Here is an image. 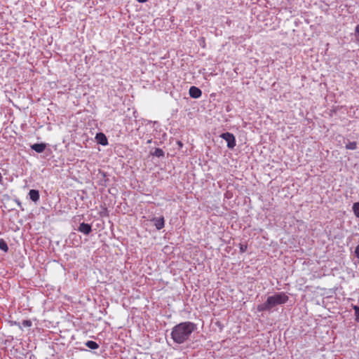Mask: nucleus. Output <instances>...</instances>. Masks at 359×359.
<instances>
[{"instance_id": "nucleus-2", "label": "nucleus", "mask_w": 359, "mask_h": 359, "mask_svg": "<svg viewBox=\"0 0 359 359\" xmlns=\"http://www.w3.org/2000/svg\"><path fill=\"white\" fill-rule=\"evenodd\" d=\"M288 299L289 297L285 292L275 293L273 295L268 297L264 304L258 305L257 309L259 312L269 311L277 305L285 304Z\"/></svg>"}, {"instance_id": "nucleus-10", "label": "nucleus", "mask_w": 359, "mask_h": 359, "mask_svg": "<svg viewBox=\"0 0 359 359\" xmlns=\"http://www.w3.org/2000/svg\"><path fill=\"white\" fill-rule=\"evenodd\" d=\"M29 198L34 201L36 202L39 199V192L36 189H31L29 192Z\"/></svg>"}, {"instance_id": "nucleus-5", "label": "nucleus", "mask_w": 359, "mask_h": 359, "mask_svg": "<svg viewBox=\"0 0 359 359\" xmlns=\"http://www.w3.org/2000/svg\"><path fill=\"white\" fill-rule=\"evenodd\" d=\"M189 94L192 98H199L202 95L201 90L196 86H191L189 90Z\"/></svg>"}, {"instance_id": "nucleus-19", "label": "nucleus", "mask_w": 359, "mask_h": 359, "mask_svg": "<svg viewBox=\"0 0 359 359\" xmlns=\"http://www.w3.org/2000/svg\"><path fill=\"white\" fill-rule=\"evenodd\" d=\"M355 314V320L359 321V307L355 306H354Z\"/></svg>"}, {"instance_id": "nucleus-24", "label": "nucleus", "mask_w": 359, "mask_h": 359, "mask_svg": "<svg viewBox=\"0 0 359 359\" xmlns=\"http://www.w3.org/2000/svg\"><path fill=\"white\" fill-rule=\"evenodd\" d=\"M177 144H178L180 147H182V145H183V144H182L180 141H178V142H177Z\"/></svg>"}, {"instance_id": "nucleus-18", "label": "nucleus", "mask_w": 359, "mask_h": 359, "mask_svg": "<svg viewBox=\"0 0 359 359\" xmlns=\"http://www.w3.org/2000/svg\"><path fill=\"white\" fill-rule=\"evenodd\" d=\"M239 249L241 253L245 252L248 249L247 245L239 244Z\"/></svg>"}, {"instance_id": "nucleus-4", "label": "nucleus", "mask_w": 359, "mask_h": 359, "mask_svg": "<svg viewBox=\"0 0 359 359\" xmlns=\"http://www.w3.org/2000/svg\"><path fill=\"white\" fill-rule=\"evenodd\" d=\"M220 137L224 140L227 143V147L229 149H233L236 144V137L233 134L226 132L220 135Z\"/></svg>"}, {"instance_id": "nucleus-6", "label": "nucleus", "mask_w": 359, "mask_h": 359, "mask_svg": "<svg viewBox=\"0 0 359 359\" xmlns=\"http://www.w3.org/2000/svg\"><path fill=\"white\" fill-rule=\"evenodd\" d=\"M95 140L97 143L106 146L108 144V140L106 135L103 133H98L95 135Z\"/></svg>"}, {"instance_id": "nucleus-15", "label": "nucleus", "mask_w": 359, "mask_h": 359, "mask_svg": "<svg viewBox=\"0 0 359 359\" xmlns=\"http://www.w3.org/2000/svg\"><path fill=\"white\" fill-rule=\"evenodd\" d=\"M353 210L355 216L359 217V203H353Z\"/></svg>"}, {"instance_id": "nucleus-7", "label": "nucleus", "mask_w": 359, "mask_h": 359, "mask_svg": "<svg viewBox=\"0 0 359 359\" xmlns=\"http://www.w3.org/2000/svg\"><path fill=\"white\" fill-rule=\"evenodd\" d=\"M31 148L32 150L40 154L45 151V149L46 148V144L43 143V142L35 143V144L31 145Z\"/></svg>"}, {"instance_id": "nucleus-16", "label": "nucleus", "mask_w": 359, "mask_h": 359, "mask_svg": "<svg viewBox=\"0 0 359 359\" xmlns=\"http://www.w3.org/2000/svg\"><path fill=\"white\" fill-rule=\"evenodd\" d=\"M32 325V323L29 320H25L22 322V325L23 327H31Z\"/></svg>"}, {"instance_id": "nucleus-3", "label": "nucleus", "mask_w": 359, "mask_h": 359, "mask_svg": "<svg viewBox=\"0 0 359 359\" xmlns=\"http://www.w3.org/2000/svg\"><path fill=\"white\" fill-rule=\"evenodd\" d=\"M95 179L97 180L98 185L102 187H107L109 185V178L107 172L99 169L97 173L95 174Z\"/></svg>"}, {"instance_id": "nucleus-21", "label": "nucleus", "mask_w": 359, "mask_h": 359, "mask_svg": "<svg viewBox=\"0 0 359 359\" xmlns=\"http://www.w3.org/2000/svg\"><path fill=\"white\" fill-rule=\"evenodd\" d=\"M3 182H4V178H3L1 173L0 172V184H3Z\"/></svg>"}, {"instance_id": "nucleus-17", "label": "nucleus", "mask_w": 359, "mask_h": 359, "mask_svg": "<svg viewBox=\"0 0 359 359\" xmlns=\"http://www.w3.org/2000/svg\"><path fill=\"white\" fill-rule=\"evenodd\" d=\"M355 36L358 42H359V24L355 27Z\"/></svg>"}, {"instance_id": "nucleus-20", "label": "nucleus", "mask_w": 359, "mask_h": 359, "mask_svg": "<svg viewBox=\"0 0 359 359\" xmlns=\"http://www.w3.org/2000/svg\"><path fill=\"white\" fill-rule=\"evenodd\" d=\"M355 256L357 257V258L359 259V245H357L355 248Z\"/></svg>"}, {"instance_id": "nucleus-8", "label": "nucleus", "mask_w": 359, "mask_h": 359, "mask_svg": "<svg viewBox=\"0 0 359 359\" xmlns=\"http://www.w3.org/2000/svg\"><path fill=\"white\" fill-rule=\"evenodd\" d=\"M79 231L86 235H88L92 231L91 226L88 224L81 223L79 227Z\"/></svg>"}, {"instance_id": "nucleus-23", "label": "nucleus", "mask_w": 359, "mask_h": 359, "mask_svg": "<svg viewBox=\"0 0 359 359\" xmlns=\"http://www.w3.org/2000/svg\"><path fill=\"white\" fill-rule=\"evenodd\" d=\"M148 0H137L139 3H144L147 2Z\"/></svg>"}, {"instance_id": "nucleus-22", "label": "nucleus", "mask_w": 359, "mask_h": 359, "mask_svg": "<svg viewBox=\"0 0 359 359\" xmlns=\"http://www.w3.org/2000/svg\"><path fill=\"white\" fill-rule=\"evenodd\" d=\"M225 196L226 198H230L231 196H230V193L229 191H227L226 194H225Z\"/></svg>"}, {"instance_id": "nucleus-13", "label": "nucleus", "mask_w": 359, "mask_h": 359, "mask_svg": "<svg viewBox=\"0 0 359 359\" xmlns=\"http://www.w3.org/2000/svg\"><path fill=\"white\" fill-rule=\"evenodd\" d=\"M86 346L90 349H97L99 347L98 344L94 341H88Z\"/></svg>"}, {"instance_id": "nucleus-1", "label": "nucleus", "mask_w": 359, "mask_h": 359, "mask_svg": "<svg viewBox=\"0 0 359 359\" xmlns=\"http://www.w3.org/2000/svg\"><path fill=\"white\" fill-rule=\"evenodd\" d=\"M195 328V324L191 322L181 323L172 328V339L175 343L182 344L189 339Z\"/></svg>"}, {"instance_id": "nucleus-14", "label": "nucleus", "mask_w": 359, "mask_h": 359, "mask_svg": "<svg viewBox=\"0 0 359 359\" xmlns=\"http://www.w3.org/2000/svg\"><path fill=\"white\" fill-rule=\"evenodd\" d=\"M0 249L4 250V252H7L8 250V247L6 243L3 240L0 241Z\"/></svg>"}, {"instance_id": "nucleus-11", "label": "nucleus", "mask_w": 359, "mask_h": 359, "mask_svg": "<svg viewBox=\"0 0 359 359\" xmlns=\"http://www.w3.org/2000/svg\"><path fill=\"white\" fill-rule=\"evenodd\" d=\"M150 154L153 156L161 158L164 157L165 152L160 148H155L154 150L150 151Z\"/></svg>"}, {"instance_id": "nucleus-12", "label": "nucleus", "mask_w": 359, "mask_h": 359, "mask_svg": "<svg viewBox=\"0 0 359 359\" xmlns=\"http://www.w3.org/2000/svg\"><path fill=\"white\" fill-rule=\"evenodd\" d=\"M357 142H350L349 140H348L347 143L345 145V148L348 150H355L357 149Z\"/></svg>"}, {"instance_id": "nucleus-9", "label": "nucleus", "mask_w": 359, "mask_h": 359, "mask_svg": "<svg viewBox=\"0 0 359 359\" xmlns=\"http://www.w3.org/2000/svg\"><path fill=\"white\" fill-rule=\"evenodd\" d=\"M154 225L158 230H160L164 227L165 222L163 217H156L153 219Z\"/></svg>"}]
</instances>
